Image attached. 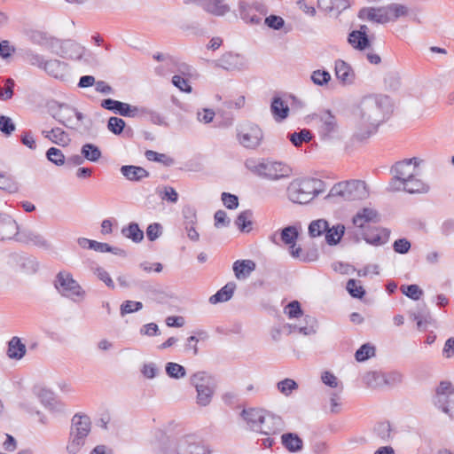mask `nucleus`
Segmentation results:
<instances>
[{"label":"nucleus","mask_w":454,"mask_h":454,"mask_svg":"<svg viewBox=\"0 0 454 454\" xmlns=\"http://www.w3.org/2000/svg\"><path fill=\"white\" fill-rule=\"evenodd\" d=\"M42 134L51 143L59 146H67L71 142L69 134L59 127L52 128L51 130H43Z\"/></svg>","instance_id":"obj_26"},{"label":"nucleus","mask_w":454,"mask_h":454,"mask_svg":"<svg viewBox=\"0 0 454 454\" xmlns=\"http://www.w3.org/2000/svg\"><path fill=\"white\" fill-rule=\"evenodd\" d=\"M386 13L387 14V18L390 21H395L402 17H405L409 14V8L406 5L392 3L386 6H383Z\"/></svg>","instance_id":"obj_40"},{"label":"nucleus","mask_w":454,"mask_h":454,"mask_svg":"<svg viewBox=\"0 0 454 454\" xmlns=\"http://www.w3.org/2000/svg\"><path fill=\"white\" fill-rule=\"evenodd\" d=\"M53 286L62 297L70 299L74 302H78L86 296L85 290L78 281L74 278L72 273L66 270H61L57 273Z\"/></svg>","instance_id":"obj_4"},{"label":"nucleus","mask_w":454,"mask_h":454,"mask_svg":"<svg viewBox=\"0 0 454 454\" xmlns=\"http://www.w3.org/2000/svg\"><path fill=\"white\" fill-rule=\"evenodd\" d=\"M16 231L17 233H14L12 240L24 245H33L44 250L51 248V244L42 234L27 228L20 229L19 224Z\"/></svg>","instance_id":"obj_10"},{"label":"nucleus","mask_w":454,"mask_h":454,"mask_svg":"<svg viewBox=\"0 0 454 454\" xmlns=\"http://www.w3.org/2000/svg\"><path fill=\"white\" fill-rule=\"evenodd\" d=\"M374 434L382 442H387L392 439V427L388 421L379 422L374 427Z\"/></svg>","instance_id":"obj_48"},{"label":"nucleus","mask_w":454,"mask_h":454,"mask_svg":"<svg viewBox=\"0 0 454 454\" xmlns=\"http://www.w3.org/2000/svg\"><path fill=\"white\" fill-rule=\"evenodd\" d=\"M107 129L113 134L121 135L126 127V122L123 119L116 116H112L107 121Z\"/></svg>","instance_id":"obj_60"},{"label":"nucleus","mask_w":454,"mask_h":454,"mask_svg":"<svg viewBox=\"0 0 454 454\" xmlns=\"http://www.w3.org/2000/svg\"><path fill=\"white\" fill-rule=\"evenodd\" d=\"M348 43L355 49L360 51H365L371 47L372 42L369 35H363L358 31L352 30L348 35Z\"/></svg>","instance_id":"obj_38"},{"label":"nucleus","mask_w":454,"mask_h":454,"mask_svg":"<svg viewBox=\"0 0 454 454\" xmlns=\"http://www.w3.org/2000/svg\"><path fill=\"white\" fill-rule=\"evenodd\" d=\"M283 446L290 452H297L302 450L303 441L295 433H286L281 436Z\"/></svg>","instance_id":"obj_39"},{"label":"nucleus","mask_w":454,"mask_h":454,"mask_svg":"<svg viewBox=\"0 0 454 454\" xmlns=\"http://www.w3.org/2000/svg\"><path fill=\"white\" fill-rule=\"evenodd\" d=\"M281 425L282 420L280 417L269 415L264 418V422L262 423L257 432L265 435L276 434L280 432Z\"/></svg>","instance_id":"obj_33"},{"label":"nucleus","mask_w":454,"mask_h":454,"mask_svg":"<svg viewBox=\"0 0 454 454\" xmlns=\"http://www.w3.org/2000/svg\"><path fill=\"white\" fill-rule=\"evenodd\" d=\"M327 229L328 222L325 219L314 220L309 225V235L311 238L319 237L325 234Z\"/></svg>","instance_id":"obj_52"},{"label":"nucleus","mask_w":454,"mask_h":454,"mask_svg":"<svg viewBox=\"0 0 454 454\" xmlns=\"http://www.w3.org/2000/svg\"><path fill=\"white\" fill-rule=\"evenodd\" d=\"M190 384L196 389L197 404L202 407L207 406L215 392V381L212 376L204 371L197 372L191 375Z\"/></svg>","instance_id":"obj_5"},{"label":"nucleus","mask_w":454,"mask_h":454,"mask_svg":"<svg viewBox=\"0 0 454 454\" xmlns=\"http://www.w3.org/2000/svg\"><path fill=\"white\" fill-rule=\"evenodd\" d=\"M419 163L420 160L416 157L405 159L396 162L391 168V173L395 175V177L401 179V181L403 182L407 178L411 177V176L414 174L416 167H418Z\"/></svg>","instance_id":"obj_15"},{"label":"nucleus","mask_w":454,"mask_h":454,"mask_svg":"<svg viewBox=\"0 0 454 454\" xmlns=\"http://www.w3.org/2000/svg\"><path fill=\"white\" fill-rule=\"evenodd\" d=\"M178 442L162 431L156 434V444L163 454L176 453Z\"/></svg>","instance_id":"obj_29"},{"label":"nucleus","mask_w":454,"mask_h":454,"mask_svg":"<svg viewBox=\"0 0 454 454\" xmlns=\"http://www.w3.org/2000/svg\"><path fill=\"white\" fill-rule=\"evenodd\" d=\"M357 17L362 20H368L377 24H386L389 22V19L383 6L364 7L359 10Z\"/></svg>","instance_id":"obj_17"},{"label":"nucleus","mask_w":454,"mask_h":454,"mask_svg":"<svg viewBox=\"0 0 454 454\" xmlns=\"http://www.w3.org/2000/svg\"><path fill=\"white\" fill-rule=\"evenodd\" d=\"M263 133L256 124H249L242 129H237V139L245 148L254 150L262 143Z\"/></svg>","instance_id":"obj_9"},{"label":"nucleus","mask_w":454,"mask_h":454,"mask_svg":"<svg viewBox=\"0 0 454 454\" xmlns=\"http://www.w3.org/2000/svg\"><path fill=\"white\" fill-rule=\"evenodd\" d=\"M216 66L225 70H244L248 67V61L241 54L226 52L217 59Z\"/></svg>","instance_id":"obj_13"},{"label":"nucleus","mask_w":454,"mask_h":454,"mask_svg":"<svg viewBox=\"0 0 454 454\" xmlns=\"http://www.w3.org/2000/svg\"><path fill=\"white\" fill-rule=\"evenodd\" d=\"M358 109L360 121L365 126V130L356 134V137L363 140L377 132L379 126L392 114L393 106L388 96L368 95L361 99Z\"/></svg>","instance_id":"obj_1"},{"label":"nucleus","mask_w":454,"mask_h":454,"mask_svg":"<svg viewBox=\"0 0 454 454\" xmlns=\"http://www.w3.org/2000/svg\"><path fill=\"white\" fill-rule=\"evenodd\" d=\"M364 383L371 388H378L384 387V372H368L364 375Z\"/></svg>","instance_id":"obj_47"},{"label":"nucleus","mask_w":454,"mask_h":454,"mask_svg":"<svg viewBox=\"0 0 454 454\" xmlns=\"http://www.w3.org/2000/svg\"><path fill=\"white\" fill-rule=\"evenodd\" d=\"M256 264L252 260H237L234 262L232 269L235 277L238 279L247 278L254 270Z\"/></svg>","instance_id":"obj_37"},{"label":"nucleus","mask_w":454,"mask_h":454,"mask_svg":"<svg viewBox=\"0 0 454 454\" xmlns=\"http://www.w3.org/2000/svg\"><path fill=\"white\" fill-rule=\"evenodd\" d=\"M241 417L247 422L249 428L255 432L259 430L265 418L263 411L255 408L244 409L241 411Z\"/></svg>","instance_id":"obj_21"},{"label":"nucleus","mask_w":454,"mask_h":454,"mask_svg":"<svg viewBox=\"0 0 454 454\" xmlns=\"http://www.w3.org/2000/svg\"><path fill=\"white\" fill-rule=\"evenodd\" d=\"M165 372L169 378L175 380L182 379L186 375L185 368L183 365L174 362H168L166 364Z\"/></svg>","instance_id":"obj_53"},{"label":"nucleus","mask_w":454,"mask_h":454,"mask_svg":"<svg viewBox=\"0 0 454 454\" xmlns=\"http://www.w3.org/2000/svg\"><path fill=\"white\" fill-rule=\"evenodd\" d=\"M345 226L341 223L333 225L332 228L328 226L325 234V241L330 246H335L340 243V239L344 236Z\"/></svg>","instance_id":"obj_42"},{"label":"nucleus","mask_w":454,"mask_h":454,"mask_svg":"<svg viewBox=\"0 0 454 454\" xmlns=\"http://www.w3.org/2000/svg\"><path fill=\"white\" fill-rule=\"evenodd\" d=\"M310 79L314 84L324 86L331 81V74L325 69H317L312 72Z\"/></svg>","instance_id":"obj_61"},{"label":"nucleus","mask_w":454,"mask_h":454,"mask_svg":"<svg viewBox=\"0 0 454 454\" xmlns=\"http://www.w3.org/2000/svg\"><path fill=\"white\" fill-rule=\"evenodd\" d=\"M25 59L28 64L38 68L43 69L47 60L44 59L43 56L31 50L25 52Z\"/></svg>","instance_id":"obj_62"},{"label":"nucleus","mask_w":454,"mask_h":454,"mask_svg":"<svg viewBox=\"0 0 454 454\" xmlns=\"http://www.w3.org/2000/svg\"><path fill=\"white\" fill-rule=\"evenodd\" d=\"M24 35L34 44L45 46L49 49L52 36L47 32L36 28L24 29Z\"/></svg>","instance_id":"obj_27"},{"label":"nucleus","mask_w":454,"mask_h":454,"mask_svg":"<svg viewBox=\"0 0 454 454\" xmlns=\"http://www.w3.org/2000/svg\"><path fill=\"white\" fill-rule=\"evenodd\" d=\"M390 230L383 227H369L363 231V239L369 245L380 247L387 244L390 238Z\"/></svg>","instance_id":"obj_12"},{"label":"nucleus","mask_w":454,"mask_h":454,"mask_svg":"<svg viewBox=\"0 0 454 454\" xmlns=\"http://www.w3.org/2000/svg\"><path fill=\"white\" fill-rule=\"evenodd\" d=\"M0 190L9 193H15L19 191V184L13 177L4 174L0 175Z\"/></svg>","instance_id":"obj_59"},{"label":"nucleus","mask_w":454,"mask_h":454,"mask_svg":"<svg viewBox=\"0 0 454 454\" xmlns=\"http://www.w3.org/2000/svg\"><path fill=\"white\" fill-rule=\"evenodd\" d=\"M237 286L233 281L228 282L225 286L220 288L215 294L209 297L211 304H217L220 302L228 301L233 296Z\"/></svg>","instance_id":"obj_34"},{"label":"nucleus","mask_w":454,"mask_h":454,"mask_svg":"<svg viewBox=\"0 0 454 454\" xmlns=\"http://www.w3.org/2000/svg\"><path fill=\"white\" fill-rule=\"evenodd\" d=\"M145 155L148 160L162 163L166 167H170L175 163V160L172 157L153 150L145 151Z\"/></svg>","instance_id":"obj_50"},{"label":"nucleus","mask_w":454,"mask_h":454,"mask_svg":"<svg viewBox=\"0 0 454 454\" xmlns=\"http://www.w3.org/2000/svg\"><path fill=\"white\" fill-rule=\"evenodd\" d=\"M81 154L84 160L90 162H98L102 157V152L100 148L92 143H86L81 147Z\"/></svg>","instance_id":"obj_41"},{"label":"nucleus","mask_w":454,"mask_h":454,"mask_svg":"<svg viewBox=\"0 0 454 454\" xmlns=\"http://www.w3.org/2000/svg\"><path fill=\"white\" fill-rule=\"evenodd\" d=\"M204 445L197 442L192 434H187L178 440L176 454H207Z\"/></svg>","instance_id":"obj_14"},{"label":"nucleus","mask_w":454,"mask_h":454,"mask_svg":"<svg viewBox=\"0 0 454 454\" xmlns=\"http://www.w3.org/2000/svg\"><path fill=\"white\" fill-rule=\"evenodd\" d=\"M288 105L279 97L274 96L270 102V113L277 122H281L289 115Z\"/></svg>","instance_id":"obj_22"},{"label":"nucleus","mask_w":454,"mask_h":454,"mask_svg":"<svg viewBox=\"0 0 454 454\" xmlns=\"http://www.w3.org/2000/svg\"><path fill=\"white\" fill-rule=\"evenodd\" d=\"M323 182L316 178L293 180L286 189L289 200L296 204H308L323 192Z\"/></svg>","instance_id":"obj_2"},{"label":"nucleus","mask_w":454,"mask_h":454,"mask_svg":"<svg viewBox=\"0 0 454 454\" xmlns=\"http://www.w3.org/2000/svg\"><path fill=\"white\" fill-rule=\"evenodd\" d=\"M375 355V347L370 343L363 344L355 353L357 362H364Z\"/></svg>","instance_id":"obj_57"},{"label":"nucleus","mask_w":454,"mask_h":454,"mask_svg":"<svg viewBox=\"0 0 454 454\" xmlns=\"http://www.w3.org/2000/svg\"><path fill=\"white\" fill-rule=\"evenodd\" d=\"M46 159L56 166H63L66 157L62 151L57 147H50L45 153Z\"/></svg>","instance_id":"obj_55"},{"label":"nucleus","mask_w":454,"mask_h":454,"mask_svg":"<svg viewBox=\"0 0 454 454\" xmlns=\"http://www.w3.org/2000/svg\"><path fill=\"white\" fill-rule=\"evenodd\" d=\"M38 398L41 403L51 412H63L65 410V404L61 401L56 398L55 394L47 388H42L39 390Z\"/></svg>","instance_id":"obj_20"},{"label":"nucleus","mask_w":454,"mask_h":454,"mask_svg":"<svg viewBox=\"0 0 454 454\" xmlns=\"http://www.w3.org/2000/svg\"><path fill=\"white\" fill-rule=\"evenodd\" d=\"M368 196L366 184L361 180H350L334 184L328 197H340L347 201L361 200Z\"/></svg>","instance_id":"obj_6"},{"label":"nucleus","mask_w":454,"mask_h":454,"mask_svg":"<svg viewBox=\"0 0 454 454\" xmlns=\"http://www.w3.org/2000/svg\"><path fill=\"white\" fill-rule=\"evenodd\" d=\"M27 348L26 345L21 341V339L18 336H13L7 342L6 355L10 359L20 360L26 355Z\"/></svg>","instance_id":"obj_28"},{"label":"nucleus","mask_w":454,"mask_h":454,"mask_svg":"<svg viewBox=\"0 0 454 454\" xmlns=\"http://www.w3.org/2000/svg\"><path fill=\"white\" fill-rule=\"evenodd\" d=\"M378 221V212L370 207H364L358 210L352 218L353 224L360 229H363L367 223H376Z\"/></svg>","instance_id":"obj_23"},{"label":"nucleus","mask_w":454,"mask_h":454,"mask_svg":"<svg viewBox=\"0 0 454 454\" xmlns=\"http://www.w3.org/2000/svg\"><path fill=\"white\" fill-rule=\"evenodd\" d=\"M298 383L293 379H284L277 383L278 390L286 396H289L294 390L298 389Z\"/></svg>","instance_id":"obj_58"},{"label":"nucleus","mask_w":454,"mask_h":454,"mask_svg":"<svg viewBox=\"0 0 454 454\" xmlns=\"http://www.w3.org/2000/svg\"><path fill=\"white\" fill-rule=\"evenodd\" d=\"M138 115L147 117L149 121L156 125H167L165 118L158 112L153 110L141 107L139 108Z\"/></svg>","instance_id":"obj_56"},{"label":"nucleus","mask_w":454,"mask_h":454,"mask_svg":"<svg viewBox=\"0 0 454 454\" xmlns=\"http://www.w3.org/2000/svg\"><path fill=\"white\" fill-rule=\"evenodd\" d=\"M74 107L62 103L59 104L57 109H51V116L60 124L67 128H72L67 123L72 120Z\"/></svg>","instance_id":"obj_30"},{"label":"nucleus","mask_w":454,"mask_h":454,"mask_svg":"<svg viewBox=\"0 0 454 454\" xmlns=\"http://www.w3.org/2000/svg\"><path fill=\"white\" fill-rule=\"evenodd\" d=\"M299 237V230L294 225H288L280 231L281 240L286 245H295Z\"/></svg>","instance_id":"obj_51"},{"label":"nucleus","mask_w":454,"mask_h":454,"mask_svg":"<svg viewBox=\"0 0 454 454\" xmlns=\"http://www.w3.org/2000/svg\"><path fill=\"white\" fill-rule=\"evenodd\" d=\"M245 165L254 174L269 180L286 178L292 173L291 168L280 161L262 160L258 162L254 159H247Z\"/></svg>","instance_id":"obj_3"},{"label":"nucleus","mask_w":454,"mask_h":454,"mask_svg":"<svg viewBox=\"0 0 454 454\" xmlns=\"http://www.w3.org/2000/svg\"><path fill=\"white\" fill-rule=\"evenodd\" d=\"M200 4L205 12L215 16H223L230 11L223 0H204Z\"/></svg>","instance_id":"obj_36"},{"label":"nucleus","mask_w":454,"mask_h":454,"mask_svg":"<svg viewBox=\"0 0 454 454\" xmlns=\"http://www.w3.org/2000/svg\"><path fill=\"white\" fill-rule=\"evenodd\" d=\"M411 317L416 321L417 327L419 331H426L427 325L434 323L431 313L425 303L419 305L418 309L411 313Z\"/></svg>","instance_id":"obj_24"},{"label":"nucleus","mask_w":454,"mask_h":454,"mask_svg":"<svg viewBox=\"0 0 454 454\" xmlns=\"http://www.w3.org/2000/svg\"><path fill=\"white\" fill-rule=\"evenodd\" d=\"M318 4L323 6L325 11L333 12L334 10H344L348 4L344 0H317Z\"/></svg>","instance_id":"obj_63"},{"label":"nucleus","mask_w":454,"mask_h":454,"mask_svg":"<svg viewBox=\"0 0 454 454\" xmlns=\"http://www.w3.org/2000/svg\"><path fill=\"white\" fill-rule=\"evenodd\" d=\"M121 234L131 239L134 243H140L145 237L144 231L139 228L138 223L135 222H131L126 227H123Z\"/></svg>","instance_id":"obj_43"},{"label":"nucleus","mask_w":454,"mask_h":454,"mask_svg":"<svg viewBox=\"0 0 454 454\" xmlns=\"http://www.w3.org/2000/svg\"><path fill=\"white\" fill-rule=\"evenodd\" d=\"M101 107L124 117H135L138 115L139 107L132 106L128 103H124L113 98H105L101 101Z\"/></svg>","instance_id":"obj_11"},{"label":"nucleus","mask_w":454,"mask_h":454,"mask_svg":"<svg viewBox=\"0 0 454 454\" xmlns=\"http://www.w3.org/2000/svg\"><path fill=\"white\" fill-rule=\"evenodd\" d=\"M49 50L60 58L70 59H80L84 51V48L73 40H60L55 37H52Z\"/></svg>","instance_id":"obj_7"},{"label":"nucleus","mask_w":454,"mask_h":454,"mask_svg":"<svg viewBox=\"0 0 454 454\" xmlns=\"http://www.w3.org/2000/svg\"><path fill=\"white\" fill-rule=\"evenodd\" d=\"M430 190V187L427 184L424 183L422 180L416 178L414 174L411 177L407 178L403 182V191L410 193H427Z\"/></svg>","instance_id":"obj_31"},{"label":"nucleus","mask_w":454,"mask_h":454,"mask_svg":"<svg viewBox=\"0 0 454 454\" xmlns=\"http://www.w3.org/2000/svg\"><path fill=\"white\" fill-rule=\"evenodd\" d=\"M17 224L11 215L0 211V241L12 240L14 233H17Z\"/></svg>","instance_id":"obj_19"},{"label":"nucleus","mask_w":454,"mask_h":454,"mask_svg":"<svg viewBox=\"0 0 454 454\" xmlns=\"http://www.w3.org/2000/svg\"><path fill=\"white\" fill-rule=\"evenodd\" d=\"M313 137L312 132L308 129H302L297 132L289 133L287 135V138L295 147H299L303 143L311 141Z\"/></svg>","instance_id":"obj_46"},{"label":"nucleus","mask_w":454,"mask_h":454,"mask_svg":"<svg viewBox=\"0 0 454 454\" xmlns=\"http://www.w3.org/2000/svg\"><path fill=\"white\" fill-rule=\"evenodd\" d=\"M67 65L63 61L50 59L47 60L43 70L56 79L63 80L67 73Z\"/></svg>","instance_id":"obj_35"},{"label":"nucleus","mask_w":454,"mask_h":454,"mask_svg":"<svg viewBox=\"0 0 454 454\" xmlns=\"http://www.w3.org/2000/svg\"><path fill=\"white\" fill-rule=\"evenodd\" d=\"M120 171L127 180L131 182H140L150 176V173L145 168L135 165H123L121 167Z\"/></svg>","instance_id":"obj_25"},{"label":"nucleus","mask_w":454,"mask_h":454,"mask_svg":"<svg viewBox=\"0 0 454 454\" xmlns=\"http://www.w3.org/2000/svg\"><path fill=\"white\" fill-rule=\"evenodd\" d=\"M334 73L337 80L342 86L351 85L355 82L356 74L352 67L343 59L334 61Z\"/></svg>","instance_id":"obj_16"},{"label":"nucleus","mask_w":454,"mask_h":454,"mask_svg":"<svg viewBox=\"0 0 454 454\" xmlns=\"http://www.w3.org/2000/svg\"><path fill=\"white\" fill-rule=\"evenodd\" d=\"M454 389L452 385L449 381H441L436 388L435 396L434 398V403L436 407L442 406L449 399L453 397Z\"/></svg>","instance_id":"obj_32"},{"label":"nucleus","mask_w":454,"mask_h":454,"mask_svg":"<svg viewBox=\"0 0 454 454\" xmlns=\"http://www.w3.org/2000/svg\"><path fill=\"white\" fill-rule=\"evenodd\" d=\"M252 215L253 213L251 210H245L240 212L236 220L235 224L239 228V230L242 232H249L252 226Z\"/></svg>","instance_id":"obj_49"},{"label":"nucleus","mask_w":454,"mask_h":454,"mask_svg":"<svg viewBox=\"0 0 454 454\" xmlns=\"http://www.w3.org/2000/svg\"><path fill=\"white\" fill-rule=\"evenodd\" d=\"M239 11L241 19L245 22L253 25H258L261 23L262 19L259 16L251 13L252 7L245 1L241 0L239 2Z\"/></svg>","instance_id":"obj_44"},{"label":"nucleus","mask_w":454,"mask_h":454,"mask_svg":"<svg viewBox=\"0 0 454 454\" xmlns=\"http://www.w3.org/2000/svg\"><path fill=\"white\" fill-rule=\"evenodd\" d=\"M77 243L82 248L92 249L100 253H105L106 249H108L107 243L98 242L87 238H79Z\"/></svg>","instance_id":"obj_54"},{"label":"nucleus","mask_w":454,"mask_h":454,"mask_svg":"<svg viewBox=\"0 0 454 454\" xmlns=\"http://www.w3.org/2000/svg\"><path fill=\"white\" fill-rule=\"evenodd\" d=\"M312 119L317 123V131L321 139H332L338 132L337 118L330 110H319Z\"/></svg>","instance_id":"obj_8"},{"label":"nucleus","mask_w":454,"mask_h":454,"mask_svg":"<svg viewBox=\"0 0 454 454\" xmlns=\"http://www.w3.org/2000/svg\"><path fill=\"white\" fill-rule=\"evenodd\" d=\"M346 288L353 298L362 299L365 295L364 288L358 285V282L356 279H348Z\"/></svg>","instance_id":"obj_64"},{"label":"nucleus","mask_w":454,"mask_h":454,"mask_svg":"<svg viewBox=\"0 0 454 454\" xmlns=\"http://www.w3.org/2000/svg\"><path fill=\"white\" fill-rule=\"evenodd\" d=\"M86 438L69 432L66 450L68 454H78L86 443Z\"/></svg>","instance_id":"obj_45"},{"label":"nucleus","mask_w":454,"mask_h":454,"mask_svg":"<svg viewBox=\"0 0 454 454\" xmlns=\"http://www.w3.org/2000/svg\"><path fill=\"white\" fill-rule=\"evenodd\" d=\"M90 431V418L85 414L75 413L71 419L69 432L87 439Z\"/></svg>","instance_id":"obj_18"}]
</instances>
